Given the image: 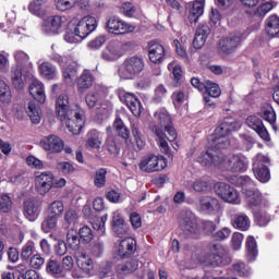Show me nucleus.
<instances>
[{"mask_svg":"<svg viewBox=\"0 0 279 279\" xmlns=\"http://www.w3.org/2000/svg\"><path fill=\"white\" fill-rule=\"evenodd\" d=\"M198 162L203 167H217L221 171H231V173H243L247 170V159L241 155L226 156L217 148H209L198 157Z\"/></svg>","mask_w":279,"mask_h":279,"instance_id":"1","label":"nucleus"},{"mask_svg":"<svg viewBox=\"0 0 279 279\" xmlns=\"http://www.w3.org/2000/svg\"><path fill=\"white\" fill-rule=\"evenodd\" d=\"M155 121L157 124L150 125V132L155 134L160 151L168 156V158H173V154H171V148L167 142L173 143L178 138V132L173 128L171 116L166 109H159L155 113Z\"/></svg>","mask_w":279,"mask_h":279,"instance_id":"2","label":"nucleus"},{"mask_svg":"<svg viewBox=\"0 0 279 279\" xmlns=\"http://www.w3.org/2000/svg\"><path fill=\"white\" fill-rule=\"evenodd\" d=\"M239 130H241V120L232 117L223 118L209 138L213 142L211 147L214 149H227L230 147L229 134Z\"/></svg>","mask_w":279,"mask_h":279,"instance_id":"3","label":"nucleus"},{"mask_svg":"<svg viewBox=\"0 0 279 279\" xmlns=\"http://www.w3.org/2000/svg\"><path fill=\"white\" fill-rule=\"evenodd\" d=\"M145 69V61L138 56L126 58L118 70L119 77L121 80H132L135 75L143 73Z\"/></svg>","mask_w":279,"mask_h":279,"instance_id":"4","label":"nucleus"},{"mask_svg":"<svg viewBox=\"0 0 279 279\" xmlns=\"http://www.w3.org/2000/svg\"><path fill=\"white\" fill-rule=\"evenodd\" d=\"M239 182L242 185V191L246 195V203L252 210L263 208V196L260 192L253 190L254 181L250 177H239Z\"/></svg>","mask_w":279,"mask_h":279,"instance_id":"5","label":"nucleus"},{"mask_svg":"<svg viewBox=\"0 0 279 279\" xmlns=\"http://www.w3.org/2000/svg\"><path fill=\"white\" fill-rule=\"evenodd\" d=\"M59 120L62 121L69 132L74 135L80 134L86 123L84 109L80 108L77 105H75L74 111H70V113H66L64 119Z\"/></svg>","mask_w":279,"mask_h":279,"instance_id":"6","label":"nucleus"},{"mask_svg":"<svg viewBox=\"0 0 279 279\" xmlns=\"http://www.w3.org/2000/svg\"><path fill=\"white\" fill-rule=\"evenodd\" d=\"M138 167L143 173L163 171V169H167V158L162 155L149 154L142 158Z\"/></svg>","mask_w":279,"mask_h":279,"instance_id":"7","label":"nucleus"},{"mask_svg":"<svg viewBox=\"0 0 279 279\" xmlns=\"http://www.w3.org/2000/svg\"><path fill=\"white\" fill-rule=\"evenodd\" d=\"M180 230H182L184 236L187 239H197L199 236V228L197 227V218L191 211L181 214L179 220Z\"/></svg>","mask_w":279,"mask_h":279,"instance_id":"8","label":"nucleus"},{"mask_svg":"<svg viewBox=\"0 0 279 279\" xmlns=\"http://www.w3.org/2000/svg\"><path fill=\"white\" fill-rule=\"evenodd\" d=\"M214 191L216 195H218L220 199L227 204H234L235 206L241 204V195H239V192L228 183H216Z\"/></svg>","mask_w":279,"mask_h":279,"instance_id":"9","label":"nucleus"},{"mask_svg":"<svg viewBox=\"0 0 279 279\" xmlns=\"http://www.w3.org/2000/svg\"><path fill=\"white\" fill-rule=\"evenodd\" d=\"M75 263L78 269L75 268L72 270V278L82 279L93 271V258H90V256L85 252H77L75 254Z\"/></svg>","mask_w":279,"mask_h":279,"instance_id":"10","label":"nucleus"},{"mask_svg":"<svg viewBox=\"0 0 279 279\" xmlns=\"http://www.w3.org/2000/svg\"><path fill=\"white\" fill-rule=\"evenodd\" d=\"M66 27V17L62 15H50L41 24V32L48 36H57Z\"/></svg>","mask_w":279,"mask_h":279,"instance_id":"11","label":"nucleus"},{"mask_svg":"<svg viewBox=\"0 0 279 279\" xmlns=\"http://www.w3.org/2000/svg\"><path fill=\"white\" fill-rule=\"evenodd\" d=\"M269 158L263 154H257L253 161V173L259 182L263 184L267 183L270 180L271 174L269 173Z\"/></svg>","mask_w":279,"mask_h":279,"instance_id":"12","label":"nucleus"},{"mask_svg":"<svg viewBox=\"0 0 279 279\" xmlns=\"http://www.w3.org/2000/svg\"><path fill=\"white\" fill-rule=\"evenodd\" d=\"M27 80H34V70L32 68H22L14 65L11 69V81L17 90H21L25 86Z\"/></svg>","mask_w":279,"mask_h":279,"instance_id":"13","label":"nucleus"},{"mask_svg":"<svg viewBox=\"0 0 279 279\" xmlns=\"http://www.w3.org/2000/svg\"><path fill=\"white\" fill-rule=\"evenodd\" d=\"M106 27L109 34H116L117 36L132 34L136 29L134 24H130L119 17H110L106 23Z\"/></svg>","mask_w":279,"mask_h":279,"instance_id":"14","label":"nucleus"},{"mask_svg":"<svg viewBox=\"0 0 279 279\" xmlns=\"http://www.w3.org/2000/svg\"><path fill=\"white\" fill-rule=\"evenodd\" d=\"M245 123L247 128L256 132L262 141L268 145H271V135H269V131H267V128H265V124H263V120H260V118L256 116H248Z\"/></svg>","mask_w":279,"mask_h":279,"instance_id":"15","label":"nucleus"},{"mask_svg":"<svg viewBox=\"0 0 279 279\" xmlns=\"http://www.w3.org/2000/svg\"><path fill=\"white\" fill-rule=\"evenodd\" d=\"M123 53H125V50L123 49V44L119 41H111L102 51L101 58L107 62H117V60L123 58Z\"/></svg>","mask_w":279,"mask_h":279,"instance_id":"16","label":"nucleus"},{"mask_svg":"<svg viewBox=\"0 0 279 279\" xmlns=\"http://www.w3.org/2000/svg\"><path fill=\"white\" fill-rule=\"evenodd\" d=\"M74 29L84 39L97 29V19L90 15L84 16L77 22Z\"/></svg>","mask_w":279,"mask_h":279,"instance_id":"17","label":"nucleus"},{"mask_svg":"<svg viewBox=\"0 0 279 279\" xmlns=\"http://www.w3.org/2000/svg\"><path fill=\"white\" fill-rule=\"evenodd\" d=\"M35 189L39 195H47L53 189V173L43 172L35 179Z\"/></svg>","mask_w":279,"mask_h":279,"instance_id":"18","label":"nucleus"},{"mask_svg":"<svg viewBox=\"0 0 279 279\" xmlns=\"http://www.w3.org/2000/svg\"><path fill=\"white\" fill-rule=\"evenodd\" d=\"M75 106H71V100L68 94H60L56 99V112L58 119H66V114L73 112Z\"/></svg>","mask_w":279,"mask_h":279,"instance_id":"19","label":"nucleus"},{"mask_svg":"<svg viewBox=\"0 0 279 279\" xmlns=\"http://www.w3.org/2000/svg\"><path fill=\"white\" fill-rule=\"evenodd\" d=\"M119 97H120V101H122V104H125V106H128V108L131 110L134 117H141V112H143V107L141 106V101L138 100V98H136V96H134V94L128 93V92H121L119 94Z\"/></svg>","mask_w":279,"mask_h":279,"instance_id":"20","label":"nucleus"},{"mask_svg":"<svg viewBox=\"0 0 279 279\" xmlns=\"http://www.w3.org/2000/svg\"><path fill=\"white\" fill-rule=\"evenodd\" d=\"M211 255L207 259H198L196 263H205L211 265V267H219L223 264V256H226V250L221 244H214L210 247Z\"/></svg>","mask_w":279,"mask_h":279,"instance_id":"21","label":"nucleus"},{"mask_svg":"<svg viewBox=\"0 0 279 279\" xmlns=\"http://www.w3.org/2000/svg\"><path fill=\"white\" fill-rule=\"evenodd\" d=\"M198 210L207 215H217L221 210V204H219V199L213 196H202L198 203Z\"/></svg>","mask_w":279,"mask_h":279,"instance_id":"22","label":"nucleus"},{"mask_svg":"<svg viewBox=\"0 0 279 279\" xmlns=\"http://www.w3.org/2000/svg\"><path fill=\"white\" fill-rule=\"evenodd\" d=\"M40 147L52 154H60L64 149V142L58 135H49L40 141Z\"/></svg>","mask_w":279,"mask_h":279,"instance_id":"23","label":"nucleus"},{"mask_svg":"<svg viewBox=\"0 0 279 279\" xmlns=\"http://www.w3.org/2000/svg\"><path fill=\"white\" fill-rule=\"evenodd\" d=\"M29 95L38 101V104H45L47 101V95L45 94V84L38 78H33L28 87Z\"/></svg>","mask_w":279,"mask_h":279,"instance_id":"24","label":"nucleus"},{"mask_svg":"<svg viewBox=\"0 0 279 279\" xmlns=\"http://www.w3.org/2000/svg\"><path fill=\"white\" fill-rule=\"evenodd\" d=\"M24 216L28 221H36L40 216V202L36 198H28L24 202Z\"/></svg>","mask_w":279,"mask_h":279,"instance_id":"25","label":"nucleus"},{"mask_svg":"<svg viewBox=\"0 0 279 279\" xmlns=\"http://www.w3.org/2000/svg\"><path fill=\"white\" fill-rule=\"evenodd\" d=\"M148 58L153 64H160L165 60V46L151 41L148 46Z\"/></svg>","mask_w":279,"mask_h":279,"instance_id":"26","label":"nucleus"},{"mask_svg":"<svg viewBox=\"0 0 279 279\" xmlns=\"http://www.w3.org/2000/svg\"><path fill=\"white\" fill-rule=\"evenodd\" d=\"M136 252V240L132 238H126L119 243L118 256L120 258H128Z\"/></svg>","mask_w":279,"mask_h":279,"instance_id":"27","label":"nucleus"},{"mask_svg":"<svg viewBox=\"0 0 279 279\" xmlns=\"http://www.w3.org/2000/svg\"><path fill=\"white\" fill-rule=\"evenodd\" d=\"M131 130L135 142V145H133L134 151H141L142 149H145V145H147V143L145 142V136L138 129V121L131 122Z\"/></svg>","mask_w":279,"mask_h":279,"instance_id":"28","label":"nucleus"},{"mask_svg":"<svg viewBox=\"0 0 279 279\" xmlns=\"http://www.w3.org/2000/svg\"><path fill=\"white\" fill-rule=\"evenodd\" d=\"M190 23H197L199 16L204 14V0H196L187 4Z\"/></svg>","mask_w":279,"mask_h":279,"instance_id":"29","label":"nucleus"},{"mask_svg":"<svg viewBox=\"0 0 279 279\" xmlns=\"http://www.w3.org/2000/svg\"><path fill=\"white\" fill-rule=\"evenodd\" d=\"M241 44V35H231L220 43L222 53L230 54Z\"/></svg>","mask_w":279,"mask_h":279,"instance_id":"30","label":"nucleus"},{"mask_svg":"<svg viewBox=\"0 0 279 279\" xmlns=\"http://www.w3.org/2000/svg\"><path fill=\"white\" fill-rule=\"evenodd\" d=\"M231 223L233 228L236 230H242V232H245L250 230L251 221L250 217L243 213L235 214L231 217Z\"/></svg>","mask_w":279,"mask_h":279,"instance_id":"31","label":"nucleus"},{"mask_svg":"<svg viewBox=\"0 0 279 279\" xmlns=\"http://www.w3.org/2000/svg\"><path fill=\"white\" fill-rule=\"evenodd\" d=\"M104 141V134L97 130H90L87 133L86 147L89 149H100Z\"/></svg>","mask_w":279,"mask_h":279,"instance_id":"32","label":"nucleus"},{"mask_svg":"<svg viewBox=\"0 0 279 279\" xmlns=\"http://www.w3.org/2000/svg\"><path fill=\"white\" fill-rule=\"evenodd\" d=\"M265 32L267 36H270L271 38L278 36L279 34V17L278 15H270L266 20V26Z\"/></svg>","mask_w":279,"mask_h":279,"instance_id":"33","label":"nucleus"},{"mask_svg":"<svg viewBox=\"0 0 279 279\" xmlns=\"http://www.w3.org/2000/svg\"><path fill=\"white\" fill-rule=\"evenodd\" d=\"M82 241L80 240V234L77 230L71 228L68 230L65 245L70 247V250H80Z\"/></svg>","mask_w":279,"mask_h":279,"instance_id":"34","label":"nucleus"},{"mask_svg":"<svg viewBox=\"0 0 279 279\" xmlns=\"http://www.w3.org/2000/svg\"><path fill=\"white\" fill-rule=\"evenodd\" d=\"M262 119H264V121H267L268 123H270V125L272 126V130H278V128H276V111H274V108L269 105H264L260 109L259 112Z\"/></svg>","mask_w":279,"mask_h":279,"instance_id":"35","label":"nucleus"},{"mask_svg":"<svg viewBox=\"0 0 279 279\" xmlns=\"http://www.w3.org/2000/svg\"><path fill=\"white\" fill-rule=\"evenodd\" d=\"M140 267L138 259H131L125 264H120L117 266L118 274H122L123 276H128L130 274H134Z\"/></svg>","mask_w":279,"mask_h":279,"instance_id":"36","label":"nucleus"},{"mask_svg":"<svg viewBox=\"0 0 279 279\" xmlns=\"http://www.w3.org/2000/svg\"><path fill=\"white\" fill-rule=\"evenodd\" d=\"M90 86H93V74H90V71H84L78 78L77 90L78 93H84V90H88Z\"/></svg>","mask_w":279,"mask_h":279,"instance_id":"37","label":"nucleus"},{"mask_svg":"<svg viewBox=\"0 0 279 279\" xmlns=\"http://www.w3.org/2000/svg\"><path fill=\"white\" fill-rule=\"evenodd\" d=\"M26 113L29 117L32 123L35 125H38L40 123L41 113H40V107L36 105V102H28V106L26 108Z\"/></svg>","mask_w":279,"mask_h":279,"instance_id":"38","label":"nucleus"},{"mask_svg":"<svg viewBox=\"0 0 279 279\" xmlns=\"http://www.w3.org/2000/svg\"><path fill=\"white\" fill-rule=\"evenodd\" d=\"M39 71L43 77L46 80H56V76L58 75V70L56 66L49 62H43L39 65Z\"/></svg>","mask_w":279,"mask_h":279,"instance_id":"39","label":"nucleus"},{"mask_svg":"<svg viewBox=\"0 0 279 279\" xmlns=\"http://www.w3.org/2000/svg\"><path fill=\"white\" fill-rule=\"evenodd\" d=\"M14 60L16 62L15 66H21L22 69H32V63H29V54L22 50H16L14 52Z\"/></svg>","mask_w":279,"mask_h":279,"instance_id":"40","label":"nucleus"},{"mask_svg":"<svg viewBox=\"0 0 279 279\" xmlns=\"http://www.w3.org/2000/svg\"><path fill=\"white\" fill-rule=\"evenodd\" d=\"M246 251L248 260H255V258L258 256V246L256 244V239H254V236L252 235L246 239Z\"/></svg>","mask_w":279,"mask_h":279,"instance_id":"41","label":"nucleus"},{"mask_svg":"<svg viewBox=\"0 0 279 279\" xmlns=\"http://www.w3.org/2000/svg\"><path fill=\"white\" fill-rule=\"evenodd\" d=\"M0 101L1 104H10L12 101V92L5 81L0 77Z\"/></svg>","mask_w":279,"mask_h":279,"instance_id":"42","label":"nucleus"},{"mask_svg":"<svg viewBox=\"0 0 279 279\" xmlns=\"http://www.w3.org/2000/svg\"><path fill=\"white\" fill-rule=\"evenodd\" d=\"M276 5H278V3H276L275 1H268L266 3H263L255 10L254 16H257V19H265V15L268 12H271V10L276 8Z\"/></svg>","mask_w":279,"mask_h":279,"instance_id":"43","label":"nucleus"},{"mask_svg":"<svg viewBox=\"0 0 279 279\" xmlns=\"http://www.w3.org/2000/svg\"><path fill=\"white\" fill-rule=\"evenodd\" d=\"M191 187L195 193H206V191L210 190V181L206 178H201L192 182Z\"/></svg>","mask_w":279,"mask_h":279,"instance_id":"44","label":"nucleus"},{"mask_svg":"<svg viewBox=\"0 0 279 279\" xmlns=\"http://www.w3.org/2000/svg\"><path fill=\"white\" fill-rule=\"evenodd\" d=\"M204 92V95L213 97L214 99H217V97L221 96V88L219 87V85L210 81L205 82Z\"/></svg>","mask_w":279,"mask_h":279,"instance_id":"45","label":"nucleus"},{"mask_svg":"<svg viewBox=\"0 0 279 279\" xmlns=\"http://www.w3.org/2000/svg\"><path fill=\"white\" fill-rule=\"evenodd\" d=\"M48 213L52 217H62V213H64V203H62V201H53L48 205Z\"/></svg>","mask_w":279,"mask_h":279,"instance_id":"46","label":"nucleus"},{"mask_svg":"<svg viewBox=\"0 0 279 279\" xmlns=\"http://www.w3.org/2000/svg\"><path fill=\"white\" fill-rule=\"evenodd\" d=\"M58 228V217L57 216H48L43 222H41V230L46 234H49L51 230H56Z\"/></svg>","mask_w":279,"mask_h":279,"instance_id":"47","label":"nucleus"},{"mask_svg":"<svg viewBox=\"0 0 279 279\" xmlns=\"http://www.w3.org/2000/svg\"><path fill=\"white\" fill-rule=\"evenodd\" d=\"M50 60H52V62H56L57 64H59V66H61V69H66V66L71 65V56H62L58 52H53L50 54Z\"/></svg>","mask_w":279,"mask_h":279,"instance_id":"48","label":"nucleus"},{"mask_svg":"<svg viewBox=\"0 0 279 279\" xmlns=\"http://www.w3.org/2000/svg\"><path fill=\"white\" fill-rule=\"evenodd\" d=\"M85 101L88 108H95V106L101 101V90L95 89L89 92L85 97Z\"/></svg>","mask_w":279,"mask_h":279,"instance_id":"49","label":"nucleus"},{"mask_svg":"<svg viewBox=\"0 0 279 279\" xmlns=\"http://www.w3.org/2000/svg\"><path fill=\"white\" fill-rule=\"evenodd\" d=\"M106 175H108V171L104 168H100L96 171L94 177V184L97 189H104V186H106Z\"/></svg>","mask_w":279,"mask_h":279,"instance_id":"50","label":"nucleus"},{"mask_svg":"<svg viewBox=\"0 0 279 279\" xmlns=\"http://www.w3.org/2000/svg\"><path fill=\"white\" fill-rule=\"evenodd\" d=\"M108 221V214L100 218H95L92 222L94 230H97L99 234H106V222Z\"/></svg>","mask_w":279,"mask_h":279,"instance_id":"51","label":"nucleus"},{"mask_svg":"<svg viewBox=\"0 0 279 279\" xmlns=\"http://www.w3.org/2000/svg\"><path fill=\"white\" fill-rule=\"evenodd\" d=\"M36 252V244L34 241H28L24 244L21 251L23 260H29V257Z\"/></svg>","mask_w":279,"mask_h":279,"instance_id":"52","label":"nucleus"},{"mask_svg":"<svg viewBox=\"0 0 279 279\" xmlns=\"http://www.w3.org/2000/svg\"><path fill=\"white\" fill-rule=\"evenodd\" d=\"M47 0H33L29 5L28 10L32 12V14H35V16H45V13L40 9L41 5H45Z\"/></svg>","mask_w":279,"mask_h":279,"instance_id":"53","label":"nucleus"},{"mask_svg":"<svg viewBox=\"0 0 279 279\" xmlns=\"http://www.w3.org/2000/svg\"><path fill=\"white\" fill-rule=\"evenodd\" d=\"M113 128L118 132L119 136L122 138H130V130H128L125 124H123L122 119H116L113 122Z\"/></svg>","mask_w":279,"mask_h":279,"instance_id":"54","label":"nucleus"},{"mask_svg":"<svg viewBox=\"0 0 279 279\" xmlns=\"http://www.w3.org/2000/svg\"><path fill=\"white\" fill-rule=\"evenodd\" d=\"M54 5L59 12H66L75 8L74 0H54Z\"/></svg>","mask_w":279,"mask_h":279,"instance_id":"55","label":"nucleus"},{"mask_svg":"<svg viewBox=\"0 0 279 279\" xmlns=\"http://www.w3.org/2000/svg\"><path fill=\"white\" fill-rule=\"evenodd\" d=\"M12 210V197L9 194L0 196V213H10Z\"/></svg>","mask_w":279,"mask_h":279,"instance_id":"56","label":"nucleus"},{"mask_svg":"<svg viewBox=\"0 0 279 279\" xmlns=\"http://www.w3.org/2000/svg\"><path fill=\"white\" fill-rule=\"evenodd\" d=\"M78 219H80V216L77 215V211H75V209L65 210L64 221H65V225L68 226L66 228H69V226H75Z\"/></svg>","mask_w":279,"mask_h":279,"instance_id":"57","label":"nucleus"},{"mask_svg":"<svg viewBox=\"0 0 279 279\" xmlns=\"http://www.w3.org/2000/svg\"><path fill=\"white\" fill-rule=\"evenodd\" d=\"M80 234V239L82 240L83 243H90V241H93L94 239V234H93V229H90V227L88 226H84L80 229L78 231Z\"/></svg>","mask_w":279,"mask_h":279,"instance_id":"58","label":"nucleus"},{"mask_svg":"<svg viewBox=\"0 0 279 279\" xmlns=\"http://www.w3.org/2000/svg\"><path fill=\"white\" fill-rule=\"evenodd\" d=\"M65 43H70L71 45H76V43H82L83 37L77 34V32L68 29L64 35Z\"/></svg>","mask_w":279,"mask_h":279,"instance_id":"59","label":"nucleus"},{"mask_svg":"<svg viewBox=\"0 0 279 279\" xmlns=\"http://www.w3.org/2000/svg\"><path fill=\"white\" fill-rule=\"evenodd\" d=\"M47 271L48 274H51V276H60L63 274L62 266H60V263L50 259L47 265Z\"/></svg>","mask_w":279,"mask_h":279,"instance_id":"60","label":"nucleus"},{"mask_svg":"<svg viewBox=\"0 0 279 279\" xmlns=\"http://www.w3.org/2000/svg\"><path fill=\"white\" fill-rule=\"evenodd\" d=\"M77 77V70L73 69L71 65L63 68V80L66 84H71V82L75 81Z\"/></svg>","mask_w":279,"mask_h":279,"instance_id":"61","label":"nucleus"},{"mask_svg":"<svg viewBox=\"0 0 279 279\" xmlns=\"http://www.w3.org/2000/svg\"><path fill=\"white\" fill-rule=\"evenodd\" d=\"M171 99L173 106L175 108H180V106H182V104H184V101L186 100V94L183 90H177L172 94Z\"/></svg>","mask_w":279,"mask_h":279,"instance_id":"62","label":"nucleus"},{"mask_svg":"<svg viewBox=\"0 0 279 279\" xmlns=\"http://www.w3.org/2000/svg\"><path fill=\"white\" fill-rule=\"evenodd\" d=\"M254 217H255L256 223L259 225L262 228L267 226V223H269V221L271 219L269 217V214H267L263 210L255 213Z\"/></svg>","mask_w":279,"mask_h":279,"instance_id":"63","label":"nucleus"},{"mask_svg":"<svg viewBox=\"0 0 279 279\" xmlns=\"http://www.w3.org/2000/svg\"><path fill=\"white\" fill-rule=\"evenodd\" d=\"M233 271L238 276H243V277L250 276V268L243 262H239V263L234 264L233 265Z\"/></svg>","mask_w":279,"mask_h":279,"instance_id":"64","label":"nucleus"}]
</instances>
